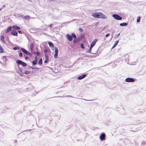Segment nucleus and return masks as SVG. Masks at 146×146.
<instances>
[{"instance_id": "obj_1", "label": "nucleus", "mask_w": 146, "mask_h": 146, "mask_svg": "<svg viewBox=\"0 0 146 146\" xmlns=\"http://www.w3.org/2000/svg\"><path fill=\"white\" fill-rule=\"evenodd\" d=\"M92 16L95 18H101L105 19L107 18V17L103 13L100 12H97L93 13Z\"/></svg>"}, {"instance_id": "obj_2", "label": "nucleus", "mask_w": 146, "mask_h": 146, "mask_svg": "<svg viewBox=\"0 0 146 146\" xmlns=\"http://www.w3.org/2000/svg\"><path fill=\"white\" fill-rule=\"evenodd\" d=\"M16 63L19 64L21 65L24 67L26 66L27 65L26 63L20 60H17L16 61Z\"/></svg>"}, {"instance_id": "obj_3", "label": "nucleus", "mask_w": 146, "mask_h": 146, "mask_svg": "<svg viewBox=\"0 0 146 146\" xmlns=\"http://www.w3.org/2000/svg\"><path fill=\"white\" fill-rule=\"evenodd\" d=\"M112 17L115 19L118 20H121L122 19L121 17L118 15L116 14L113 15Z\"/></svg>"}, {"instance_id": "obj_4", "label": "nucleus", "mask_w": 146, "mask_h": 146, "mask_svg": "<svg viewBox=\"0 0 146 146\" xmlns=\"http://www.w3.org/2000/svg\"><path fill=\"white\" fill-rule=\"evenodd\" d=\"M22 52L27 55H31V54L28 51L26 50L23 48H21V49Z\"/></svg>"}, {"instance_id": "obj_5", "label": "nucleus", "mask_w": 146, "mask_h": 146, "mask_svg": "<svg viewBox=\"0 0 146 146\" xmlns=\"http://www.w3.org/2000/svg\"><path fill=\"white\" fill-rule=\"evenodd\" d=\"M125 81L127 82H133L135 80L133 78H127L125 80Z\"/></svg>"}, {"instance_id": "obj_6", "label": "nucleus", "mask_w": 146, "mask_h": 146, "mask_svg": "<svg viewBox=\"0 0 146 146\" xmlns=\"http://www.w3.org/2000/svg\"><path fill=\"white\" fill-rule=\"evenodd\" d=\"M97 39H95L92 42V43L91 44L90 46L92 48L95 45L97 41Z\"/></svg>"}, {"instance_id": "obj_7", "label": "nucleus", "mask_w": 146, "mask_h": 146, "mask_svg": "<svg viewBox=\"0 0 146 146\" xmlns=\"http://www.w3.org/2000/svg\"><path fill=\"white\" fill-rule=\"evenodd\" d=\"M100 138L101 141H102L105 139V134L104 133H102L100 135Z\"/></svg>"}, {"instance_id": "obj_8", "label": "nucleus", "mask_w": 146, "mask_h": 146, "mask_svg": "<svg viewBox=\"0 0 146 146\" xmlns=\"http://www.w3.org/2000/svg\"><path fill=\"white\" fill-rule=\"evenodd\" d=\"M66 37L70 41H71L72 40V38L71 35L68 34L66 35Z\"/></svg>"}, {"instance_id": "obj_9", "label": "nucleus", "mask_w": 146, "mask_h": 146, "mask_svg": "<svg viewBox=\"0 0 146 146\" xmlns=\"http://www.w3.org/2000/svg\"><path fill=\"white\" fill-rule=\"evenodd\" d=\"M86 75L84 74L82 75L79 76L77 78V79L79 80H81L84 78L86 77Z\"/></svg>"}, {"instance_id": "obj_10", "label": "nucleus", "mask_w": 146, "mask_h": 146, "mask_svg": "<svg viewBox=\"0 0 146 146\" xmlns=\"http://www.w3.org/2000/svg\"><path fill=\"white\" fill-rule=\"evenodd\" d=\"M12 28L14 30H19L20 29V28L17 26L13 25L12 26Z\"/></svg>"}, {"instance_id": "obj_11", "label": "nucleus", "mask_w": 146, "mask_h": 146, "mask_svg": "<svg viewBox=\"0 0 146 146\" xmlns=\"http://www.w3.org/2000/svg\"><path fill=\"white\" fill-rule=\"evenodd\" d=\"M11 34L13 36H17V32L15 30H12L11 31Z\"/></svg>"}, {"instance_id": "obj_12", "label": "nucleus", "mask_w": 146, "mask_h": 146, "mask_svg": "<svg viewBox=\"0 0 146 146\" xmlns=\"http://www.w3.org/2000/svg\"><path fill=\"white\" fill-rule=\"evenodd\" d=\"M5 36L3 35H2L1 36V40L4 43H5Z\"/></svg>"}, {"instance_id": "obj_13", "label": "nucleus", "mask_w": 146, "mask_h": 146, "mask_svg": "<svg viewBox=\"0 0 146 146\" xmlns=\"http://www.w3.org/2000/svg\"><path fill=\"white\" fill-rule=\"evenodd\" d=\"M34 46V43L33 42H32L31 43L30 45V49L31 51H32L33 49V48Z\"/></svg>"}, {"instance_id": "obj_14", "label": "nucleus", "mask_w": 146, "mask_h": 146, "mask_svg": "<svg viewBox=\"0 0 146 146\" xmlns=\"http://www.w3.org/2000/svg\"><path fill=\"white\" fill-rule=\"evenodd\" d=\"M127 25V23H121L120 24V25L121 26H125Z\"/></svg>"}, {"instance_id": "obj_15", "label": "nucleus", "mask_w": 146, "mask_h": 146, "mask_svg": "<svg viewBox=\"0 0 146 146\" xmlns=\"http://www.w3.org/2000/svg\"><path fill=\"white\" fill-rule=\"evenodd\" d=\"M118 42H119L118 40L116 41H115V43L114 44L113 46H112V49L114 48L117 45V44Z\"/></svg>"}, {"instance_id": "obj_16", "label": "nucleus", "mask_w": 146, "mask_h": 146, "mask_svg": "<svg viewBox=\"0 0 146 146\" xmlns=\"http://www.w3.org/2000/svg\"><path fill=\"white\" fill-rule=\"evenodd\" d=\"M12 27H11V26H10L9 27L8 29H7V31H6V33H7L8 32L10 31H11V29H12Z\"/></svg>"}, {"instance_id": "obj_17", "label": "nucleus", "mask_w": 146, "mask_h": 146, "mask_svg": "<svg viewBox=\"0 0 146 146\" xmlns=\"http://www.w3.org/2000/svg\"><path fill=\"white\" fill-rule=\"evenodd\" d=\"M48 44L50 47H54V45L52 42H49Z\"/></svg>"}, {"instance_id": "obj_18", "label": "nucleus", "mask_w": 146, "mask_h": 146, "mask_svg": "<svg viewBox=\"0 0 146 146\" xmlns=\"http://www.w3.org/2000/svg\"><path fill=\"white\" fill-rule=\"evenodd\" d=\"M33 54H34V55H36L38 56L40 54V53L39 52H33Z\"/></svg>"}, {"instance_id": "obj_19", "label": "nucleus", "mask_w": 146, "mask_h": 146, "mask_svg": "<svg viewBox=\"0 0 146 146\" xmlns=\"http://www.w3.org/2000/svg\"><path fill=\"white\" fill-rule=\"evenodd\" d=\"M42 59L41 58L40 59V60L39 61L38 64L39 65H41L42 64Z\"/></svg>"}, {"instance_id": "obj_20", "label": "nucleus", "mask_w": 146, "mask_h": 146, "mask_svg": "<svg viewBox=\"0 0 146 146\" xmlns=\"http://www.w3.org/2000/svg\"><path fill=\"white\" fill-rule=\"evenodd\" d=\"M71 35H72V38L73 37L74 38H76V36L74 33H72Z\"/></svg>"}, {"instance_id": "obj_21", "label": "nucleus", "mask_w": 146, "mask_h": 146, "mask_svg": "<svg viewBox=\"0 0 146 146\" xmlns=\"http://www.w3.org/2000/svg\"><path fill=\"white\" fill-rule=\"evenodd\" d=\"M24 18L26 20H29L30 18V17L29 16H25L24 17Z\"/></svg>"}, {"instance_id": "obj_22", "label": "nucleus", "mask_w": 146, "mask_h": 146, "mask_svg": "<svg viewBox=\"0 0 146 146\" xmlns=\"http://www.w3.org/2000/svg\"><path fill=\"white\" fill-rule=\"evenodd\" d=\"M55 52L56 53H58V49L57 47H55Z\"/></svg>"}, {"instance_id": "obj_23", "label": "nucleus", "mask_w": 146, "mask_h": 146, "mask_svg": "<svg viewBox=\"0 0 146 146\" xmlns=\"http://www.w3.org/2000/svg\"><path fill=\"white\" fill-rule=\"evenodd\" d=\"M37 61L36 60H34L32 62V64L33 65H35L36 64V63H37Z\"/></svg>"}, {"instance_id": "obj_24", "label": "nucleus", "mask_w": 146, "mask_h": 146, "mask_svg": "<svg viewBox=\"0 0 146 146\" xmlns=\"http://www.w3.org/2000/svg\"><path fill=\"white\" fill-rule=\"evenodd\" d=\"M30 73V71H28L27 70L25 71V74H28Z\"/></svg>"}, {"instance_id": "obj_25", "label": "nucleus", "mask_w": 146, "mask_h": 146, "mask_svg": "<svg viewBox=\"0 0 146 146\" xmlns=\"http://www.w3.org/2000/svg\"><path fill=\"white\" fill-rule=\"evenodd\" d=\"M3 49L1 46L0 45V53H3Z\"/></svg>"}, {"instance_id": "obj_26", "label": "nucleus", "mask_w": 146, "mask_h": 146, "mask_svg": "<svg viewBox=\"0 0 146 146\" xmlns=\"http://www.w3.org/2000/svg\"><path fill=\"white\" fill-rule=\"evenodd\" d=\"M45 57L46 58V60H45V61H44V63H47V62H48V58H47V56H46V55H45Z\"/></svg>"}, {"instance_id": "obj_27", "label": "nucleus", "mask_w": 146, "mask_h": 146, "mask_svg": "<svg viewBox=\"0 0 146 146\" xmlns=\"http://www.w3.org/2000/svg\"><path fill=\"white\" fill-rule=\"evenodd\" d=\"M58 53H55V54H54V57L55 58H57L58 57Z\"/></svg>"}, {"instance_id": "obj_28", "label": "nucleus", "mask_w": 146, "mask_h": 146, "mask_svg": "<svg viewBox=\"0 0 146 146\" xmlns=\"http://www.w3.org/2000/svg\"><path fill=\"white\" fill-rule=\"evenodd\" d=\"M80 47L82 49H84V46L82 43H81L80 44Z\"/></svg>"}, {"instance_id": "obj_29", "label": "nucleus", "mask_w": 146, "mask_h": 146, "mask_svg": "<svg viewBox=\"0 0 146 146\" xmlns=\"http://www.w3.org/2000/svg\"><path fill=\"white\" fill-rule=\"evenodd\" d=\"M92 48H91V47H90L89 50L87 51V52L90 53L91 51V49H92Z\"/></svg>"}, {"instance_id": "obj_30", "label": "nucleus", "mask_w": 146, "mask_h": 146, "mask_svg": "<svg viewBox=\"0 0 146 146\" xmlns=\"http://www.w3.org/2000/svg\"><path fill=\"white\" fill-rule=\"evenodd\" d=\"M79 40V39H76V40H74V42H78Z\"/></svg>"}, {"instance_id": "obj_31", "label": "nucleus", "mask_w": 146, "mask_h": 146, "mask_svg": "<svg viewBox=\"0 0 146 146\" xmlns=\"http://www.w3.org/2000/svg\"><path fill=\"white\" fill-rule=\"evenodd\" d=\"M19 55L20 57H22L23 56V54L22 52H20L19 54Z\"/></svg>"}, {"instance_id": "obj_32", "label": "nucleus", "mask_w": 146, "mask_h": 146, "mask_svg": "<svg viewBox=\"0 0 146 146\" xmlns=\"http://www.w3.org/2000/svg\"><path fill=\"white\" fill-rule=\"evenodd\" d=\"M79 31H80L81 32H82L83 31V30L82 29V28H80L79 29Z\"/></svg>"}, {"instance_id": "obj_33", "label": "nucleus", "mask_w": 146, "mask_h": 146, "mask_svg": "<svg viewBox=\"0 0 146 146\" xmlns=\"http://www.w3.org/2000/svg\"><path fill=\"white\" fill-rule=\"evenodd\" d=\"M18 49V48L17 47H14L13 48V49L14 50H17Z\"/></svg>"}, {"instance_id": "obj_34", "label": "nucleus", "mask_w": 146, "mask_h": 146, "mask_svg": "<svg viewBox=\"0 0 146 146\" xmlns=\"http://www.w3.org/2000/svg\"><path fill=\"white\" fill-rule=\"evenodd\" d=\"M2 59L3 60H6V57L5 56H3V57Z\"/></svg>"}, {"instance_id": "obj_35", "label": "nucleus", "mask_w": 146, "mask_h": 146, "mask_svg": "<svg viewBox=\"0 0 146 146\" xmlns=\"http://www.w3.org/2000/svg\"><path fill=\"white\" fill-rule=\"evenodd\" d=\"M18 32L20 34H21L22 33V32L21 31H18Z\"/></svg>"}, {"instance_id": "obj_36", "label": "nucleus", "mask_w": 146, "mask_h": 146, "mask_svg": "<svg viewBox=\"0 0 146 146\" xmlns=\"http://www.w3.org/2000/svg\"><path fill=\"white\" fill-rule=\"evenodd\" d=\"M110 35V34L108 33L106 35V37H108Z\"/></svg>"}, {"instance_id": "obj_37", "label": "nucleus", "mask_w": 146, "mask_h": 146, "mask_svg": "<svg viewBox=\"0 0 146 146\" xmlns=\"http://www.w3.org/2000/svg\"><path fill=\"white\" fill-rule=\"evenodd\" d=\"M119 35H120V33H119L115 37L116 38H118L119 37Z\"/></svg>"}, {"instance_id": "obj_38", "label": "nucleus", "mask_w": 146, "mask_h": 146, "mask_svg": "<svg viewBox=\"0 0 146 146\" xmlns=\"http://www.w3.org/2000/svg\"><path fill=\"white\" fill-rule=\"evenodd\" d=\"M44 52L46 53L47 52V50L46 49H44Z\"/></svg>"}, {"instance_id": "obj_39", "label": "nucleus", "mask_w": 146, "mask_h": 146, "mask_svg": "<svg viewBox=\"0 0 146 146\" xmlns=\"http://www.w3.org/2000/svg\"><path fill=\"white\" fill-rule=\"evenodd\" d=\"M140 19H137V21L138 23H139L140 22Z\"/></svg>"}, {"instance_id": "obj_40", "label": "nucleus", "mask_w": 146, "mask_h": 146, "mask_svg": "<svg viewBox=\"0 0 146 146\" xmlns=\"http://www.w3.org/2000/svg\"><path fill=\"white\" fill-rule=\"evenodd\" d=\"M29 58L27 56H26L25 58V59L26 60H27Z\"/></svg>"}, {"instance_id": "obj_41", "label": "nucleus", "mask_w": 146, "mask_h": 146, "mask_svg": "<svg viewBox=\"0 0 146 146\" xmlns=\"http://www.w3.org/2000/svg\"><path fill=\"white\" fill-rule=\"evenodd\" d=\"M84 100L86 101H92L94 100H86V99H84Z\"/></svg>"}, {"instance_id": "obj_42", "label": "nucleus", "mask_w": 146, "mask_h": 146, "mask_svg": "<svg viewBox=\"0 0 146 146\" xmlns=\"http://www.w3.org/2000/svg\"><path fill=\"white\" fill-rule=\"evenodd\" d=\"M37 60H38V58L36 56L35 57V60H36L37 61Z\"/></svg>"}, {"instance_id": "obj_43", "label": "nucleus", "mask_w": 146, "mask_h": 146, "mask_svg": "<svg viewBox=\"0 0 146 146\" xmlns=\"http://www.w3.org/2000/svg\"><path fill=\"white\" fill-rule=\"evenodd\" d=\"M29 68H31V69H34V68H34V67H32V66H30V67Z\"/></svg>"}, {"instance_id": "obj_44", "label": "nucleus", "mask_w": 146, "mask_h": 146, "mask_svg": "<svg viewBox=\"0 0 146 146\" xmlns=\"http://www.w3.org/2000/svg\"><path fill=\"white\" fill-rule=\"evenodd\" d=\"M52 24H50V25H49L50 29H51V27H52Z\"/></svg>"}, {"instance_id": "obj_45", "label": "nucleus", "mask_w": 146, "mask_h": 146, "mask_svg": "<svg viewBox=\"0 0 146 146\" xmlns=\"http://www.w3.org/2000/svg\"><path fill=\"white\" fill-rule=\"evenodd\" d=\"M18 73L21 76H23V74H20L19 72H18Z\"/></svg>"}, {"instance_id": "obj_46", "label": "nucleus", "mask_w": 146, "mask_h": 146, "mask_svg": "<svg viewBox=\"0 0 146 146\" xmlns=\"http://www.w3.org/2000/svg\"><path fill=\"white\" fill-rule=\"evenodd\" d=\"M19 70H20V72H22V69L21 68H20Z\"/></svg>"}, {"instance_id": "obj_47", "label": "nucleus", "mask_w": 146, "mask_h": 146, "mask_svg": "<svg viewBox=\"0 0 146 146\" xmlns=\"http://www.w3.org/2000/svg\"><path fill=\"white\" fill-rule=\"evenodd\" d=\"M2 8H1L0 9V11L2 10Z\"/></svg>"}, {"instance_id": "obj_48", "label": "nucleus", "mask_w": 146, "mask_h": 146, "mask_svg": "<svg viewBox=\"0 0 146 146\" xmlns=\"http://www.w3.org/2000/svg\"><path fill=\"white\" fill-rule=\"evenodd\" d=\"M5 5H3V7H5Z\"/></svg>"}, {"instance_id": "obj_49", "label": "nucleus", "mask_w": 146, "mask_h": 146, "mask_svg": "<svg viewBox=\"0 0 146 146\" xmlns=\"http://www.w3.org/2000/svg\"><path fill=\"white\" fill-rule=\"evenodd\" d=\"M16 141H17V140H15V142H16Z\"/></svg>"}]
</instances>
